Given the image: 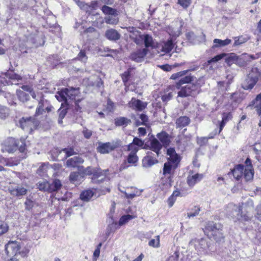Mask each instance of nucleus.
Returning <instances> with one entry per match:
<instances>
[{
	"instance_id": "nucleus-50",
	"label": "nucleus",
	"mask_w": 261,
	"mask_h": 261,
	"mask_svg": "<svg viewBox=\"0 0 261 261\" xmlns=\"http://www.w3.org/2000/svg\"><path fill=\"white\" fill-rule=\"evenodd\" d=\"M143 39L146 47H153L154 43L151 36L147 34L145 35Z\"/></svg>"
},
{
	"instance_id": "nucleus-40",
	"label": "nucleus",
	"mask_w": 261,
	"mask_h": 261,
	"mask_svg": "<svg viewBox=\"0 0 261 261\" xmlns=\"http://www.w3.org/2000/svg\"><path fill=\"white\" fill-rule=\"evenodd\" d=\"M55 97L59 101H63L65 103L68 102V99H67L65 89L58 91L55 95Z\"/></svg>"
},
{
	"instance_id": "nucleus-12",
	"label": "nucleus",
	"mask_w": 261,
	"mask_h": 261,
	"mask_svg": "<svg viewBox=\"0 0 261 261\" xmlns=\"http://www.w3.org/2000/svg\"><path fill=\"white\" fill-rule=\"evenodd\" d=\"M139 158L137 154L129 153L127 156L126 161L122 165V169H126L129 166H136L138 162Z\"/></svg>"
},
{
	"instance_id": "nucleus-47",
	"label": "nucleus",
	"mask_w": 261,
	"mask_h": 261,
	"mask_svg": "<svg viewBox=\"0 0 261 261\" xmlns=\"http://www.w3.org/2000/svg\"><path fill=\"white\" fill-rule=\"evenodd\" d=\"M180 192L179 191L176 190L174 191L171 196H170V197L168 199V202L169 207H171L173 206V204L174 203L176 198L177 197L179 196L180 195Z\"/></svg>"
},
{
	"instance_id": "nucleus-64",
	"label": "nucleus",
	"mask_w": 261,
	"mask_h": 261,
	"mask_svg": "<svg viewBox=\"0 0 261 261\" xmlns=\"http://www.w3.org/2000/svg\"><path fill=\"white\" fill-rule=\"evenodd\" d=\"M256 218L259 220L261 221V201L257 205L256 208Z\"/></svg>"
},
{
	"instance_id": "nucleus-23",
	"label": "nucleus",
	"mask_w": 261,
	"mask_h": 261,
	"mask_svg": "<svg viewBox=\"0 0 261 261\" xmlns=\"http://www.w3.org/2000/svg\"><path fill=\"white\" fill-rule=\"evenodd\" d=\"M175 93L174 86H170L166 89L164 94L162 96V99L164 102H167L172 98Z\"/></svg>"
},
{
	"instance_id": "nucleus-20",
	"label": "nucleus",
	"mask_w": 261,
	"mask_h": 261,
	"mask_svg": "<svg viewBox=\"0 0 261 261\" xmlns=\"http://www.w3.org/2000/svg\"><path fill=\"white\" fill-rule=\"evenodd\" d=\"M188 40L194 44L202 42L205 41V35L201 33V34L197 36L194 33L190 32L187 35Z\"/></svg>"
},
{
	"instance_id": "nucleus-26",
	"label": "nucleus",
	"mask_w": 261,
	"mask_h": 261,
	"mask_svg": "<svg viewBox=\"0 0 261 261\" xmlns=\"http://www.w3.org/2000/svg\"><path fill=\"white\" fill-rule=\"evenodd\" d=\"M162 148V145L159 142V141L156 139L153 138L152 139L150 143L149 149L155 152L157 155H159L161 149Z\"/></svg>"
},
{
	"instance_id": "nucleus-17",
	"label": "nucleus",
	"mask_w": 261,
	"mask_h": 261,
	"mask_svg": "<svg viewBox=\"0 0 261 261\" xmlns=\"http://www.w3.org/2000/svg\"><path fill=\"white\" fill-rule=\"evenodd\" d=\"M146 103L135 98H132L128 103V106L130 108L138 111H142L146 108Z\"/></svg>"
},
{
	"instance_id": "nucleus-62",
	"label": "nucleus",
	"mask_w": 261,
	"mask_h": 261,
	"mask_svg": "<svg viewBox=\"0 0 261 261\" xmlns=\"http://www.w3.org/2000/svg\"><path fill=\"white\" fill-rule=\"evenodd\" d=\"M80 175L79 173L74 172H71L69 176L70 180L73 183L77 181Z\"/></svg>"
},
{
	"instance_id": "nucleus-61",
	"label": "nucleus",
	"mask_w": 261,
	"mask_h": 261,
	"mask_svg": "<svg viewBox=\"0 0 261 261\" xmlns=\"http://www.w3.org/2000/svg\"><path fill=\"white\" fill-rule=\"evenodd\" d=\"M225 56H226V54L223 53L219 55H218L211 59V60L208 61V63L210 64L212 62H216L220 60L222 58H223Z\"/></svg>"
},
{
	"instance_id": "nucleus-30",
	"label": "nucleus",
	"mask_w": 261,
	"mask_h": 261,
	"mask_svg": "<svg viewBox=\"0 0 261 261\" xmlns=\"http://www.w3.org/2000/svg\"><path fill=\"white\" fill-rule=\"evenodd\" d=\"M244 168L243 165H238L232 170L233 176L237 180H239L242 177Z\"/></svg>"
},
{
	"instance_id": "nucleus-48",
	"label": "nucleus",
	"mask_w": 261,
	"mask_h": 261,
	"mask_svg": "<svg viewBox=\"0 0 261 261\" xmlns=\"http://www.w3.org/2000/svg\"><path fill=\"white\" fill-rule=\"evenodd\" d=\"M176 166L172 164L170 162L165 163L163 168V174L164 175L170 174L173 167L175 168Z\"/></svg>"
},
{
	"instance_id": "nucleus-2",
	"label": "nucleus",
	"mask_w": 261,
	"mask_h": 261,
	"mask_svg": "<svg viewBox=\"0 0 261 261\" xmlns=\"http://www.w3.org/2000/svg\"><path fill=\"white\" fill-rule=\"evenodd\" d=\"M18 149L20 152H24L25 150V144L24 141L21 139L20 140L13 137L7 138L3 143L2 150L9 153H14Z\"/></svg>"
},
{
	"instance_id": "nucleus-13",
	"label": "nucleus",
	"mask_w": 261,
	"mask_h": 261,
	"mask_svg": "<svg viewBox=\"0 0 261 261\" xmlns=\"http://www.w3.org/2000/svg\"><path fill=\"white\" fill-rule=\"evenodd\" d=\"M117 146L116 144L107 142L105 143H99L97 150V151L101 153H108L113 150Z\"/></svg>"
},
{
	"instance_id": "nucleus-60",
	"label": "nucleus",
	"mask_w": 261,
	"mask_h": 261,
	"mask_svg": "<svg viewBox=\"0 0 261 261\" xmlns=\"http://www.w3.org/2000/svg\"><path fill=\"white\" fill-rule=\"evenodd\" d=\"M101 245H102L101 243H99L97 245L95 250H94V253H93V258H92L93 261H96L98 257L99 256L100 249L101 247Z\"/></svg>"
},
{
	"instance_id": "nucleus-15",
	"label": "nucleus",
	"mask_w": 261,
	"mask_h": 261,
	"mask_svg": "<svg viewBox=\"0 0 261 261\" xmlns=\"http://www.w3.org/2000/svg\"><path fill=\"white\" fill-rule=\"evenodd\" d=\"M142 191V190H139L132 187L127 188L125 191H122L121 192L125 195L127 199H132L135 197L140 196Z\"/></svg>"
},
{
	"instance_id": "nucleus-27",
	"label": "nucleus",
	"mask_w": 261,
	"mask_h": 261,
	"mask_svg": "<svg viewBox=\"0 0 261 261\" xmlns=\"http://www.w3.org/2000/svg\"><path fill=\"white\" fill-rule=\"evenodd\" d=\"M203 178L202 174H195L189 175L187 178V183L190 187L194 186L197 182L200 181Z\"/></svg>"
},
{
	"instance_id": "nucleus-39",
	"label": "nucleus",
	"mask_w": 261,
	"mask_h": 261,
	"mask_svg": "<svg viewBox=\"0 0 261 261\" xmlns=\"http://www.w3.org/2000/svg\"><path fill=\"white\" fill-rule=\"evenodd\" d=\"M243 95L240 92H234L231 94L230 99L236 104L239 103L243 99Z\"/></svg>"
},
{
	"instance_id": "nucleus-11",
	"label": "nucleus",
	"mask_w": 261,
	"mask_h": 261,
	"mask_svg": "<svg viewBox=\"0 0 261 261\" xmlns=\"http://www.w3.org/2000/svg\"><path fill=\"white\" fill-rule=\"evenodd\" d=\"M3 75L4 76V78L8 79L5 81H3L1 80L4 84H9L11 83V84L17 85L18 84V82L22 80V77L18 74H17L13 72H7L4 74Z\"/></svg>"
},
{
	"instance_id": "nucleus-21",
	"label": "nucleus",
	"mask_w": 261,
	"mask_h": 261,
	"mask_svg": "<svg viewBox=\"0 0 261 261\" xmlns=\"http://www.w3.org/2000/svg\"><path fill=\"white\" fill-rule=\"evenodd\" d=\"M222 226L220 223H214L213 221L208 222L205 227V231L210 233V235L212 236L219 229L222 228Z\"/></svg>"
},
{
	"instance_id": "nucleus-28",
	"label": "nucleus",
	"mask_w": 261,
	"mask_h": 261,
	"mask_svg": "<svg viewBox=\"0 0 261 261\" xmlns=\"http://www.w3.org/2000/svg\"><path fill=\"white\" fill-rule=\"evenodd\" d=\"M157 137L159 140L162 142L163 145L164 146H168L169 145L170 141V136L165 132H162L157 135Z\"/></svg>"
},
{
	"instance_id": "nucleus-24",
	"label": "nucleus",
	"mask_w": 261,
	"mask_h": 261,
	"mask_svg": "<svg viewBox=\"0 0 261 261\" xmlns=\"http://www.w3.org/2000/svg\"><path fill=\"white\" fill-rule=\"evenodd\" d=\"M84 162L82 158L78 156H74L72 158L68 159L66 162V165L68 167H80L79 164H82Z\"/></svg>"
},
{
	"instance_id": "nucleus-34",
	"label": "nucleus",
	"mask_w": 261,
	"mask_h": 261,
	"mask_svg": "<svg viewBox=\"0 0 261 261\" xmlns=\"http://www.w3.org/2000/svg\"><path fill=\"white\" fill-rule=\"evenodd\" d=\"M94 195V192L92 190L88 189L84 191L80 194V198L81 200L84 201H88L93 197Z\"/></svg>"
},
{
	"instance_id": "nucleus-42",
	"label": "nucleus",
	"mask_w": 261,
	"mask_h": 261,
	"mask_svg": "<svg viewBox=\"0 0 261 261\" xmlns=\"http://www.w3.org/2000/svg\"><path fill=\"white\" fill-rule=\"evenodd\" d=\"M234 42L233 43V46H238L246 42L248 40L249 38L247 37L241 36L234 37Z\"/></svg>"
},
{
	"instance_id": "nucleus-57",
	"label": "nucleus",
	"mask_w": 261,
	"mask_h": 261,
	"mask_svg": "<svg viewBox=\"0 0 261 261\" xmlns=\"http://www.w3.org/2000/svg\"><path fill=\"white\" fill-rule=\"evenodd\" d=\"M9 114V110L5 107L0 105V118L5 119Z\"/></svg>"
},
{
	"instance_id": "nucleus-36",
	"label": "nucleus",
	"mask_w": 261,
	"mask_h": 261,
	"mask_svg": "<svg viewBox=\"0 0 261 261\" xmlns=\"http://www.w3.org/2000/svg\"><path fill=\"white\" fill-rule=\"evenodd\" d=\"M232 118V115L230 113H225L223 114L222 119L220 124V128L219 133H220L223 129L226 123Z\"/></svg>"
},
{
	"instance_id": "nucleus-18",
	"label": "nucleus",
	"mask_w": 261,
	"mask_h": 261,
	"mask_svg": "<svg viewBox=\"0 0 261 261\" xmlns=\"http://www.w3.org/2000/svg\"><path fill=\"white\" fill-rule=\"evenodd\" d=\"M150 153L151 152L149 151L147 152V155L144 156L142 159V167L144 168H150L158 162L156 159L150 155Z\"/></svg>"
},
{
	"instance_id": "nucleus-38",
	"label": "nucleus",
	"mask_w": 261,
	"mask_h": 261,
	"mask_svg": "<svg viewBox=\"0 0 261 261\" xmlns=\"http://www.w3.org/2000/svg\"><path fill=\"white\" fill-rule=\"evenodd\" d=\"M130 122V119L123 117L118 118L115 120V123L117 126H126Z\"/></svg>"
},
{
	"instance_id": "nucleus-44",
	"label": "nucleus",
	"mask_w": 261,
	"mask_h": 261,
	"mask_svg": "<svg viewBox=\"0 0 261 261\" xmlns=\"http://www.w3.org/2000/svg\"><path fill=\"white\" fill-rule=\"evenodd\" d=\"M247 54H243L240 56H237V60H236V64L240 66H244L248 62L246 58Z\"/></svg>"
},
{
	"instance_id": "nucleus-56",
	"label": "nucleus",
	"mask_w": 261,
	"mask_h": 261,
	"mask_svg": "<svg viewBox=\"0 0 261 261\" xmlns=\"http://www.w3.org/2000/svg\"><path fill=\"white\" fill-rule=\"evenodd\" d=\"M105 20V19H103L102 17L99 16V17L96 18V19L94 21H93V25L94 27H96L98 28H99V29L102 28V26H103V24L104 23Z\"/></svg>"
},
{
	"instance_id": "nucleus-49",
	"label": "nucleus",
	"mask_w": 261,
	"mask_h": 261,
	"mask_svg": "<svg viewBox=\"0 0 261 261\" xmlns=\"http://www.w3.org/2000/svg\"><path fill=\"white\" fill-rule=\"evenodd\" d=\"M135 218V216L130 215H126L122 216L119 219L118 223L119 226H120L126 224L127 222H128L129 220H132Z\"/></svg>"
},
{
	"instance_id": "nucleus-35",
	"label": "nucleus",
	"mask_w": 261,
	"mask_h": 261,
	"mask_svg": "<svg viewBox=\"0 0 261 261\" xmlns=\"http://www.w3.org/2000/svg\"><path fill=\"white\" fill-rule=\"evenodd\" d=\"M200 211L201 209L199 206H193L189 209L187 213V217L191 218L197 216Z\"/></svg>"
},
{
	"instance_id": "nucleus-4",
	"label": "nucleus",
	"mask_w": 261,
	"mask_h": 261,
	"mask_svg": "<svg viewBox=\"0 0 261 261\" xmlns=\"http://www.w3.org/2000/svg\"><path fill=\"white\" fill-rule=\"evenodd\" d=\"M39 125V121L31 117H22L19 121V126L27 132H32Z\"/></svg>"
},
{
	"instance_id": "nucleus-8",
	"label": "nucleus",
	"mask_w": 261,
	"mask_h": 261,
	"mask_svg": "<svg viewBox=\"0 0 261 261\" xmlns=\"http://www.w3.org/2000/svg\"><path fill=\"white\" fill-rule=\"evenodd\" d=\"M9 193L13 197H19L25 195L28 190L23 186L19 185H10L8 189Z\"/></svg>"
},
{
	"instance_id": "nucleus-9",
	"label": "nucleus",
	"mask_w": 261,
	"mask_h": 261,
	"mask_svg": "<svg viewBox=\"0 0 261 261\" xmlns=\"http://www.w3.org/2000/svg\"><path fill=\"white\" fill-rule=\"evenodd\" d=\"M53 109L48 100L45 99L43 97H41L39 101L38 105L35 113V117H37L45 112V109L48 112H50Z\"/></svg>"
},
{
	"instance_id": "nucleus-29",
	"label": "nucleus",
	"mask_w": 261,
	"mask_h": 261,
	"mask_svg": "<svg viewBox=\"0 0 261 261\" xmlns=\"http://www.w3.org/2000/svg\"><path fill=\"white\" fill-rule=\"evenodd\" d=\"M243 176L246 181L251 180L253 178L254 171L252 166L244 168Z\"/></svg>"
},
{
	"instance_id": "nucleus-53",
	"label": "nucleus",
	"mask_w": 261,
	"mask_h": 261,
	"mask_svg": "<svg viewBox=\"0 0 261 261\" xmlns=\"http://www.w3.org/2000/svg\"><path fill=\"white\" fill-rule=\"evenodd\" d=\"M37 188L41 191H47V187L48 186V182L46 180H42L39 181L37 184Z\"/></svg>"
},
{
	"instance_id": "nucleus-63",
	"label": "nucleus",
	"mask_w": 261,
	"mask_h": 261,
	"mask_svg": "<svg viewBox=\"0 0 261 261\" xmlns=\"http://www.w3.org/2000/svg\"><path fill=\"white\" fill-rule=\"evenodd\" d=\"M34 202L32 200H31L29 198H27V199L24 202L25 209L28 211H30L34 206Z\"/></svg>"
},
{
	"instance_id": "nucleus-10",
	"label": "nucleus",
	"mask_w": 261,
	"mask_h": 261,
	"mask_svg": "<svg viewBox=\"0 0 261 261\" xmlns=\"http://www.w3.org/2000/svg\"><path fill=\"white\" fill-rule=\"evenodd\" d=\"M258 75L249 73L242 84V88L245 90H251L258 81Z\"/></svg>"
},
{
	"instance_id": "nucleus-32",
	"label": "nucleus",
	"mask_w": 261,
	"mask_h": 261,
	"mask_svg": "<svg viewBox=\"0 0 261 261\" xmlns=\"http://www.w3.org/2000/svg\"><path fill=\"white\" fill-rule=\"evenodd\" d=\"M213 42L214 44L213 47L216 48L226 46L231 43V40L229 39H226L224 40L219 39H215Z\"/></svg>"
},
{
	"instance_id": "nucleus-1",
	"label": "nucleus",
	"mask_w": 261,
	"mask_h": 261,
	"mask_svg": "<svg viewBox=\"0 0 261 261\" xmlns=\"http://www.w3.org/2000/svg\"><path fill=\"white\" fill-rule=\"evenodd\" d=\"M225 211L226 216L234 222H243L250 220L248 214L243 213L242 206L240 204L229 203L225 207Z\"/></svg>"
},
{
	"instance_id": "nucleus-16",
	"label": "nucleus",
	"mask_w": 261,
	"mask_h": 261,
	"mask_svg": "<svg viewBox=\"0 0 261 261\" xmlns=\"http://www.w3.org/2000/svg\"><path fill=\"white\" fill-rule=\"evenodd\" d=\"M148 49L147 48L140 49L133 53L130 58L132 60L136 62H141L144 60V58L146 55Z\"/></svg>"
},
{
	"instance_id": "nucleus-54",
	"label": "nucleus",
	"mask_w": 261,
	"mask_h": 261,
	"mask_svg": "<svg viewBox=\"0 0 261 261\" xmlns=\"http://www.w3.org/2000/svg\"><path fill=\"white\" fill-rule=\"evenodd\" d=\"M148 245L154 248H159L160 247V236H156L154 239H151L148 242Z\"/></svg>"
},
{
	"instance_id": "nucleus-33",
	"label": "nucleus",
	"mask_w": 261,
	"mask_h": 261,
	"mask_svg": "<svg viewBox=\"0 0 261 261\" xmlns=\"http://www.w3.org/2000/svg\"><path fill=\"white\" fill-rule=\"evenodd\" d=\"M62 186L61 181L58 179L54 180L52 184L48 182V186L47 187V192H52L59 190Z\"/></svg>"
},
{
	"instance_id": "nucleus-46",
	"label": "nucleus",
	"mask_w": 261,
	"mask_h": 261,
	"mask_svg": "<svg viewBox=\"0 0 261 261\" xmlns=\"http://www.w3.org/2000/svg\"><path fill=\"white\" fill-rule=\"evenodd\" d=\"M101 10L102 12L107 15H117L116 10L114 9H113L109 6L106 5H104L101 8Z\"/></svg>"
},
{
	"instance_id": "nucleus-6",
	"label": "nucleus",
	"mask_w": 261,
	"mask_h": 261,
	"mask_svg": "<svg viewBox=\"0 0 261 261\" xmlns=\"http://www.w3.org/2000/svg\"><path fill=\"white\" fill-rule=\"evenodd\" d=\"M20 249L19 243L16 241H10L5 245V250L8 255L20 254L22 256H25L28 252H20Z\"/></svg>"
},
{
	"instance_id": "nucleus-45",
	"label": "nucleus",
	"mask_w": 261,
	"mask_h": 261,
	"mask_svg": "<svg viewBox=\"0 0 261 261\" xmlns=\"http://www.w3.org/2000/svg\"><path fill=\"white\" fill-rule=\"evenodd\" d=\"M173 44L171 40H168L165 42L162 46V51L168 53L173 49Z\"/></svg>"
},
{
	"instance_id": "nucleus-19",
	"label": "nucleus",
	"mask_w": 261,
	"mask_h": 261,
	"mask_svg": "<svg viewBox=\"0 0 261 261\" xmlns=\"http://www.w3.org/2000/svg\"><path fill=\"white\" fill-rule=\"evenodd\" d=\"M83 173L86 175H93V177L92 178V180L93 182H96V179L100 177L101 175H102L101 172L99 169H94L90 167L86 168L84 171Z\"/></svg>"
},
{
	"instance_id": "nucleus-14",
	"label": "nucleus",
	"mask_w": 261,
	"mask_h": 261,
	"mask_svg": "<svg viewBox=\"0 0 261 261\" xmlns=\"http://www.w3.org/2000/svg\"><path fill=\"white\" fill-rule=\"evenodd\" d=\"M65 91L68 100H75L76 105L77 104V102L80 101V99L76 100V97L80 93V89L79 88H75L69 87V88H65Z\"/></svg>"
},
{
	"instance_id": "nucleus-31",
	"label": "nucleus",
	"mask_w": 261,
	"mask_h": 261,
	"mask_svg": "<svg viewBox=\"0 0 261 261\" xmlns=\"http://www.w3.org/2000/svg\"><path fill=\"white\" fill-rule=\"evenodd\" d=\"M190 122V119L186 116L180 117L176 121L177 128H182L187 126Z\"/></svg>"
},
{
	"instance_id": "nucleus-37",
	"label": "nucleus",
	"mask_w": 261,
	"mask_h": 261,
	"mask_svg": "<svg viewBox=\"0 0 261 261\" xmlns=\"http://www.w3.org/2000/svg\"><path fill=\"white\" fill-rule=\"evenodd\" d=\"M119 224L117 222H112L111 224H109L106 230V236H109L111 233L114 232L119 228Z\"/></svg>"
},
{
	"instance_id": "nucleus-3",
	"label": "nucleus",
	"mask_w": 261,
	"mask_h": 261,
	"mask_svg": "<svg viewBox=\"0 0 261 261\" xmlns=\"http://www.w3.org/2000/svg\"><path fill=\"white\" fill-rule=\"evenodd\" d=\"M189 247L191 248H195L198 253L202 254L208 252L210 245L207 240L201 238L192 240L189 244Z\"/></svg>"
},
{
	"instance_id": "nucleus-52",
	"label": "nucleus",
	"mask_w": 261,
	"mask_h": 261,
	"mask_svg": "<svg viewBox=\"0 0 261 261\" xmlns=\"http://www.w3.org/2000/svg\"><path fill=\"white\" fill-rule=\"evenodd\" d=\"M212 237L217 242H221L223 240L224 236L222 228L219 229V230L216 231L214 233H213Z\"/></svg>"
},
{
	"instance_id": "nucleus-51",
	"label": "nucleus",
	"mask_w": 261,
	"mask_h": 261,
	"mask_svg": "<svg viewBox=\"0 0 261 261\" xmlns=\"http://www.w3.org/2000/svg\"><path fill=\"white\" fill-rule=\"evenodd\" d=\"M105 19L107 23L113 25L117 24L119 21L118 18L116 17V15H109L106 17Z\"/></svg>"
},
{
	"instance_id": "nucleus-5",
	"label": "nucleus",
	"mask_w": 261,
	"mask_h": 261,
	"mask_svg": "<svg viewBox=\"0 0 261 261\" xmlns=\"http://www.w3.org/2000/svg\"><path fill=\"white\" fill-rule=\"evenodd\" d=\"M199 87L194 84H189L182 87L178 92V96L181 97L195 96L199 93Z\"/></svg>"
},
{
	"instance_id": "nucleus-22",
	"label": "nucleus",
	"mask_w": 261,
	"mask_h": 261,
	"mask_svg": "<svg viewBox=\"0 0 261 261\" xmlns=\"http://www.w3.org/2000/svg\"><path fill=\"white\" fill-rule=\"evenodd\" d=\"M167 154V155L169 156V162H170L172 164L176 166L177 164L179 162L180 159L179 155L176 153L174 148H169L168 149Z\"/></svg>"
},
{
	"instance_id": "nucleus-7",
	"label": "nucleus",
	"mask_w": 261,
	"mask_h": 261,
	"mask_svg": "<svg viewBox=\"0 0 261 261\" xmlns=\"http://www.w3.org/2000/svg\"><path fill=\"white\" fill-rule=\"evenodd\" d=\"M21 89L22 90L19 89L16 91L17 97L21 101L25 102L29 99L30 96L25 92H29L33 98H36L35 93L30 86L23 85L21 87Z\"/></svg>"
},
{
	"instance_id": "nucleus-25",
	"label": "nucleus",
	"mask_w": 261,
	"mask_h": 261,
	"mask_svg": "<svg viewBox=\"0 0 261 261\" xmlns=\"http://www.w3.org/2000/svg\"><path fill=\"white\" fill-rule=\"evenodd\" d=\"M105 37L109 40L116 41L120 39V35L116 30L111 29L106 31Z\"/></svg>"
},
{
	"instance_id": "nucleus-59",
	"label": "nucleus",
	"mask_w": 261,
	"mask_h": 261,
	"mask_svg": "<svg viewBox=\"0 0 261 261\" xmlns=\"http://www.w3.org/2000/svg\"><path fill=\"white\" fill-rule=\"evenodd\" d=\"M47 166L45 164L42 165L37 170V173L41 176H43L45 175L47 171Z\"/></svg>"
},
{
	"instance_id": "nucleus-43",
	"label": "nucleus",
	"mask_w": 261,
	"mask_h": 261,
	"mask_svg": "<svg viewBox=\"0 0 261 261\" xmlns=\"http://www.w3.org/2000/svg\"><path fill=\"white\" fill-rule=\"evenodd\" d=\"M225 62L229 65L230 66L233 63L236 64V60H237V56L234 54L231 53L229 55H226L225 56Z\"/></svg>"
},
{
	"instance_id": "nucleus-41",
	"label": "nucleus",
	"mask_w": 261,
	"mask_h": 261,
	"mask_svg": "<svg viewBox=\"0 0 261 261\" xmlns=\"http://www.w3.org/2000/svg\"><path fill=\"white\" fill-rule=\"evenodd\" d=\"M75 3L81 9L84 10L90 14H91V6H90L89 5L85 4L80 0H75Z\"/></svg>"
},
{
	"instance_id": "nucleus-58",
	"label": "nucleus",
	"mask_w": 261,
	"mask_h": 261,
	"mask_svg": "<svg viewBox=\"0 0 261 261\" xmlns=\"http://www.w3.org/2000/svg\"><path fill=\"white\" fill-rule=\"evenodd\" d=\"M127 150L130 151L129 153L137 154V152L139 150V148L135 144L132 142L127 146Z\"/></svg>"
},
{
	"instance_id": "nucleus-55",
	"label": "nucleus",
	"mask_w": 261,
	"mask_h": 261,
	"mask_svg": "<svg viewBox=\"0 0 261 261\" xmlns=\"http://www.w3.org/2000/svg\"><path fill=\"white\" fill-rule=\"evenodd\" d=\"M9 230L8 224L2 220H0V236L6 233Z\"/></svg>"
}]
</instances>
